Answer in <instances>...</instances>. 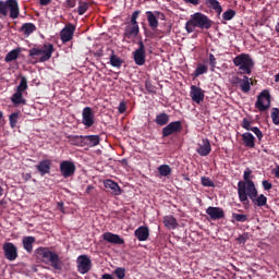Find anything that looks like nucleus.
I'll return each instance as SVG.
<instances>
[{
  "mask_svg": "<svg viewBox=\"0 0 279 279\" xmlns=\"http://www.w3.org/2000/svg\"><path fill=\"white\" fill-rule=\"evenodd\" d=\"M154 13L156 14L157 20H161V21L166 20V15L163 12L156 10V11H154Z\"/></svg>",
  "mask_w": 279,
  "mask_h": 279,
  "instance_id": "864d4df0",
  "label": "nucleus"
},
{
  "mask_svg": "<svg viewBox=\"0 0 279 279\" xmlns=\"http://www.w3.org/2000/svg\"><path fill=\"white\" fill-rule=\"evenodd\" d=\"M201 184L205 187H215V183L206 177L201 178Z\"/></svg>",
  "mask_w": 279,
  "mask_h": 279,
  "instance_id": "79ce46f5",
  "label": "nucleus"
},
{
  "mask_svg": "<svg viewBox=\"0 0 279 279\" xmlns=\"http://www.w3.org/2000/svg\"><path fill=\"white\" fill-rule=\"evenodd\" d=\"M205 213H207L208 217L211 220H220L226 217L223 209L219 207H208L207 210H205Z\"/></svg>",
  "mask_w": 279,
  "mask_h": 279,
  "instance_id": "a211bd4d",
  "label": "nucleus"
},
{
  "mask_svg": "<svg viewBox=\"0 0 279 279\" xmlns=\"http://www.w3.org/2000/svg\"><path fill=\"white\" fill-rule=\"evenodd\" d=\"M66 5H68L70 9L75 8V5H76V0H66Z\"/></svg>",
  "mask_w": 279,
  "mask_h": 279,
  "instance_id": "6e6d98bb",
  "label": "nucleus"
},
{
  "mask_svg": "<svg viewBox=\"0 0 279 279\" xmlns=\"http://www.w3.org/2000/svg\"><path fill=\"white\" fill-rule=\"evenodd\" d=\"M252 170H244V181L238 182V197L245 198L246 193L254 190L255 183L251 180Z\"/></svg>",
  "mask_w": 279,
  "mask_h": 279,
  "instance_id": "423d86ee",
  "label": "nucleus"
},
{
  "mask_svg": "<svg viewBox=\"0 0 279 279\" xmlns=\"http://www.w3.org/2000/svg\"><path fill=\"white\" fill-rule=\"evenodd\" d=\"M126 111V102H120L119 112L123 114Z\"/></svg>",
  "mask_w": 279,
  "mask_h": 279,
  "instance_id": "5fc2aeb1",
  "label": "nucleus"
},
{
  "mask_svg": "<svg viewBox=\"0 0 279 279\" xmlns=\"http://www.w3.org/2000/svg\"><path fill=\"white\" fill-rule=\"evenodd\" d=\"M102 239L108 243L116 244V245H123L125 243L120 235L113 234L111 232L104 233Z\"/></svg>",
  "mask_w": 279,
  "mask_h": 279,
  "instance_id": "6ab92c4d",
  "label": "nucleus"
},
{
  "mask_svg": "<svg viewBox=\"0 0 279 279\" xmlns=\"http://www.w3.org/2000/svg\"><path fill=\"white\" fill-rule=\"evenodd\" d=\"M233 65L238 68V74L251 75L254 69V61L250 53H240L233 59Z\"/></svg>",
  "mask_w": 279,
  "mask_h": 279,
  "instance_id": "f03ea898",
  "label": "nucleus"
},
{
  "mask_svg": "<svg viewBox=\"0 0 279 279\" xmlns=\"http://www.w3.org/2000/svg\"><path fill=\"white\" fill-rule=\"evenodd\" d=\"M275 31L276 33H279V17H278V22L275 25Z\"/></svg>",
  "mask_w": 279,
  "mask_h": 279,
  "instance_id": "338daca9",
  "label": "nucleus"
},
{
  "mask_svg": "<svg viewBox=\"0 0 279 279\" xmlns=\"http://www.w3.org/2000/svg\"><path fill=\"white\" fill-rule=\"evenodd\" d=\"M140 14H141V10H135L129 23L138 25L137 19L140 17Z\"/></svg>",
  "mask_w": 279,
  "mask_h": 279,
  "instance_id": "49530a36",
  "label": "nucleus"
},
{
  "mask_svg": "<svg viewBox=\"0 0 279 279\" xmlns=\"http://www.w3.org/2000/svg\"><path fill=\"white\" fill-rule=\"evenodd\" d=\"M54 51L53 44H44L43 46L33 47L29 49V57L36 58L39 57V62L45 63L51 59V56Z\"/></svg>",
  "mask_w": 279,
  "mask_h": 279,
  "instance_id": "20e7f679",
  "label": "nucleus"
},
{
  "mask_svg": "<svg viewBox=\"0 0 279 279\" xmlns=\"http://www.w3.org/2000/svg\"><path fill=\"white\" fill-rule=\"evenodd\" d=\"M138 35H140V25L126 22L124 34H123L124 39H133V38H136Z\"/></svg>",
  "mask_w": 279,
  "mask_h": 279,
  "instance_id": "4468645a",
  "label": "nucleus"
},
{
  "mask_svg": "<svg viewBox=\"0 0 279 279\" xmlns=\"http://www.w3.org/2000/svg\"><path fill=\"white\" fill-rule=\"evenodd\" d=\"M155 122L159 126H165L170 122V116L168 113H158V116H156Z\"/></svg>",
  "mask_w": 279,
  "mask_h": 279,
  "instance_id": "cd10ccee",
  "label": "nucleus"
},
{
  "mask_svg": "<svg viewBox=\"0 0 279 279\" xmlns=\"http://www.w3.org/2000/svg\"><path fill=\"white\" fill-rule=\"evenodd\" d=\"M255 141H256V138L254 137V135L252 133L242 134V142H244V146H246V148H254Z\"/></svg>",
  "mask_w": 279,
  "mask_h": 279,
  "instance_id": "393cba45",
  "label": "nucleus"
},
{
  "mask_svg": "<svg viewBox=\"0 0 279 279\" xmlns=\"http://www.w3.org/2000/svg\"><path fill=\"white\" fill-rule=\"evenodd\" d=\"M183 1L192 5H198L201 0H183Z\"/></svg>",
  "mask_w": 279,
  "mask_h": 279,
  "instance_id": "13d9d810",
  "label": "nucleus"
},
{
  "mask_svg": "<svg viewBox=\"0 0 279 279\" xmlns=\"http://www.w3.org/2000/svg\"><path fill=\"white\" fill-rule=\"evenodd\" d=\"M146 16L149 27L151 28L153 32H156L159 26V21L157 15L155 14V11H146Z\"/></svg>",
  "mask_w": 279,
  "mask_h": 279,
  "instance_id": "aec40b11",
  "label": "nucleus"
},
{
  "mask_svg": "<svg viewBox=\"0 0 279 279\" xmlns=\"http://www.w3.org/2000/svg\"><path fill=\"white\" fill-rule=\"evenodd\" d=\"M135 236L138 239V241L144 242L148 240L149 238V229L147 227H140L135 231Z\"/></svg>",
  "mask_w": 279,
  "mask_h": 279,
  "instance_id": "b1692460",
  "label": "nucleus"
},
{
  "mask_svg": "<svg viewBox=\"0 0 279 279\" xmlns=\"http://www.w3.org/2000/svg\"><path fill=\"white\" fill-rule=\"evenodd\" d=\"M110 64L113 68L120 69L123 64L122 59H120V57H118V54H116L112 50L111 57H110Z\"/></svg>",
  "mask_w": 279,
  "mask_h": 279,
  "instance_id": "72a5a7b5",
  "label": "nucleus"
},
{
  "mask_svg": "<svg viewBox=\"0 0 279 279\" xmlns=\"http://www.w3.org/2000/svg\"><path fill=\"white\" fill-rule=\"evenodd\" d=\"M145 88L149 94L155 95L157 93V87H155V85H153L151 81H146Z\"/></svg>",
  "mask_w": 279,
  "mask_h": 279,
  "instance_id": "37998d69",
  "label": "nucleus"
},
{
  "mask_svg": "<svg viewBox=\"0 0 279 279\" xmlns=\"http://www.w3.org/2000/svg\"><path fill=\"white\" fill-rule=\"evenodd\" d=\"M238 198H240V202L242 203V205H248L250 201H251V202H253V205L256 207H259V208L267 207L268 198L264 194L258 195V191L256 187L246 192L245 198H243V197H238ZM248 198H250V201H248Z\"/></svg>",
  "mask_w": 279,
  "mask_h": 279,
  "instance_id": "39448f33",
  "label": "nucleus"
},
{
  "mask_svg": "<svg viewBox=\"0 0 279 279\" xmlns=\"http://www.w3.org/2000/svg\"><path fill=\"white\" fill-rule=\"evenodd\" d=\"M36 242V239L34 236H25L22 241L23 247L26 252L32 253L33 252V244Z\"/></svg>",
  "mask_w": 279,
  "mask_h": 279,
  "instance_id": "7c9ffc66",
  "label": "nucleus"
},
{
  "mask_svg": "<svg viewBox=\"0 0 279 279\" xmlns=\"http://www.w3.org/2000/svg\"><path fill=\"white\" fill-rule=\"evenodd\" d=\"M205 4H207V8L216 11L218 16L221 15L223 9L218 0H205Z\"/></svg>",
  "mask_w": 279,
  "mask_h": 279,
  "instance_id": "a878e982",
  "label": "nucleus"
},
{
  "mask_svg": "<svg viewBox=\"0 0 279 279\" xmlns=\"http://www.w3.org/2000/svg\"><path fill=\"white\" fill-rule=\"evenodd\" d=\"M275 82L279 83V71H278V74H275Z\"/></svg>",
  "mask_w": 279,
  "mask_h": 279,
  "instance_id": "774afa93",
  "label": "nucleus"
},
{
  "mask_svg": "<svg viewBox=\"0 0 279 279\" xmlns=\"http://www.w3.org/2000/svg\"><path fill=\"white\" fill-rule=\"evenodd\" d=\"M82 123L87 128H92L95 124V113L92 107H85L82 113Z\"/></svg>",
  "mask_w": 279,
  "mask_h": 279,
  "instance_id": "f8f14e48",
  "label": "nucleus"
},
{
  "mask_svg": "<svg viewBox=\"0 0 279 279\" xmlns=\"http://www.w3.org/2000/svg\"><path fill=\"white\" fill-rule=\"evenodd\" d=\"M19 113H11L9 121L12 129H14L17 124Z\"/></svg>",
  "mask_w": 279,
  "mask_h": 279,
  "instance_id": "c03bdc74",
  "label": "nucleus"
},
{
  "mask_svg": "<svg viewBox=\"0 0 279 279\" xmlns=\"http://www.w3.org/2000/svg\"><path fill=\"white\" fill-rule=\"evenodd\" d=\"M272 173L275 178L279 179V166H276V168L272 170Z\"/></svg>",
  "mask_w": 279,
  "mask_h": 279,
  "instance_id": "bf43d9fd",
  "label": "nucleus"
},
{
  "mask_svg": "<svg viewBox=\"0 0 279 279\" xmlns=\"http://www.w3.org/2000/svg\"><path fill=\"white\" fill-rule=\"evenodd\" d=\"M37 257L41 258L45 264H50L56 270L62 269V262L59 255L51 252L48 247H38L36 250Z\"/></svg>",
  "mask_w": 279,
  "mask_h": 279,
  "instance_id": "7ed1b4c3",
  "label": "nucleus"
},
{
  "mask_svg": "<svg viewBox=\"0 0 279 279\" xmlns=\"http://www.w3.org/2000/svg\"><path fill=\"white\" fill-rule=\"evenodd\" d=\"M125 272H126L125 269L121 268V267H119L114 270V275L118 277V279H124Z\"/></svg>",
  "mask_w": 279,
  "mask_h": 279,
  "instance_id": "09e8293b",
  "label": "nucleus"
},
{
  "mask_svg": "<svg viewBox=\"0 0 279 279\" xmlns=\"http://www.w3.org/2000/svg\"><path fill=\"white\" fill-rule=\"evenodd\" d=\"M101 278H102V279H114V278L112 277V275H110V274H105V275H102Z\"/></svg>",
  "mask_w": 279,
  "mask_h": 279,
  "instance_id": "680f3d73",
  "label": "nucleus"
},
{
  "mask_svg": "<svg viewBox=\"0 0 279 279\" xmlns=\"http://www.w3.org/2000/svg\"><path fill=\"white\" fill-rule=\"evenodd\" d=\"M23 179H24L26 182L29 181V180L32 179L31 173L24 174V175H23Z\"/></svg>",
  "mask_w": 279,
  "mask_h": 279,
  "instance_id": "e2e57ef3",
  "label": "nucleus"
},
{
  "mask_svg": "<svg viewBox=\"0 0 279 279\" xmlns=\"http://www.w3.org/2000/svg\"><path fill=\"white\" fill-rule=\"evenodd\" d=\"M240 89H242V93L247 94L251 92V83L248 76H244L242 78V83H240Z\"/></svg>",
  "mask_w": 279,
  "mask_h": 279,
  "instance_id": "f704fd0d",
  "label": "nucleus"
},
{
  "mask_svg": "<svg viewBox=\"0 0 279 279\" xmlns=\"http://www.w3.org/2000/svg\"><path fill=\"white\" fill-rule=\"evenodd\" d=\"M252 122H248L247 118H244V120H242V128L246 131H252L251 126Z\"/></svg>",
  "mask_w": 279,
  "mask_h": 279,
  "instance_id": "8fccbe9b",
  "label": "nucleus"
},
{
  "mask_svg": "<svg viewBox=\"0 0 279 279\" xmlns=\"http://www.w3.org/2000/svg\"><path fill=\"white\" fill-rule=\"evenodd\" d=\"M8 11H10V17L16 20L20 15V8L17 0H0V14L8 16Z\"/></svg>",
  "mask_w": 279,
  "mask_h": 279,
  "instance_id": "0eeeda50",
  "label": "nucleus"
},
{
  "mask_svg": "<svg viewBox=\"0 0 279 279\" xmlns=\"http://www.w3.org/2000/svg\"><path fill=\"white\" fill-rule=\"evenodd\" d=\"M27 88H28L27 78H26V76H22V77H21V83H20V85L16 87V92H17V93H24Z\"/></svg>",
  "mask_w": 279,
  "mask_h": 279,
  "instance_id": "ea45409f",
  "label": "nucleus"
},
{
  "mask_svg": "<svg viewBox=\"0 0 279 279\" xmlns=\"http://www.w3.org/2000/svg\"><path fill=\"white\" fill-rule=\"evenodd\" d=\"M270 118L275 125H279V109L277 107H272Z\"/></svg>",
  "mask_w": 279,
  "mask_h": 279,
  "instance_id": "58836bf2",
  "label": "nucleus"
},
{
  "mask_svg": "<svg viewBox=\"0 0 279 279\" xmlns=\"http://www.w3.org/2000/svg\"><path fill=\"white\" fill-rule=\"evenodd\" d=\"M233 219L238 222H246L248 220L247 215L233 214Z\"/></svg>",
  "mask_w": 279,
  "mask_h": 279,
  "instance_id": "a18cd8bd",
  "label": "nucleus"
},
{
  "mask_svg": "<svg viewBox=\"0 0 279 279\" xmlns=\"http://www.w3.org/2000/svg\"><path fill=\"white\" fill-rule=\"evenodd\" d=\"M182 122L181 120H177L175 122H170L162 130V137H169L173 134H178L182 131Z\"/></svg>",
  "mask_w": 279,
  "mask_h": 279,
  "instance_id": "9b49d317",
  "label": "nucleus"
},
{
  "mask_svg": "<svg viewBox=\"0 0 279 279\" xmlns=\"http://www.w3.org/2000/svg\"><path fill=\"white\" fill-rule=\"evenodd\" d=\"M89 4L86 1H80L77 12L78 15H84L88 11Z\"/></svg>",
  "mask_w": 279,
  "mask_h": 279,
  "instance_id": "a19ab883",
  "label": "nucleus"
},
{
  "mask_svg": "<svg viewBox=\"0 0 279 279\" xmlns=\"http://www.w3.org/2000/svg\"><path fill=\"white\" fill-rule=\"evenodd\" d=\"M238 241L242 244L246 242V239L243 235H240V238H238Z\"/></svg>",
  "mask_w": 279,
  "mask_h": 279,
  "instance_id": "69168bd1",
  "label": "nucleus"
},
{
  "mask_svg": "<svg viewBox=\"0 0 279 279\" xmlns=\"http://www.w3.org/2000/svg\"><path fill=\"white\" fill-rule=\"evenodd\" d=\"M214 25V21L209 19L208 15L204 14L203 12H195L194 14L190 15V20L185 22V32L187 34L194 33L195 28L201 29H210Z\"/></svg>",
  "mask_w": 279,
  "mask_h": 279,
  "instance_id": "f257e3e1",
  "label": "nucleus"
},
{
  "mask_svg": "<svg viewBox=\"0 0 279 279\" xmlns=\"http://www.w3.org/2000/svg\"><path fill=\"white\" fill-rule=\"evenodd\" d=\"M21 32L25 35V36H29L32 35L34 32H36V26L34 23H24L23 26L21 27Z\"/></svg>",
  "mask_w": 279,
  "mask_h": 279,
  "instance_id": "473e14b6",
  "label": "nucleus"
},
{
  "mask_svg": "<svg viewBox=\"0 0 279 279\" xmlns=\"http://www.w3.org/2000/svg\"><path fill=\"white\" fill-rule=\"evenodd\" d=\"M133 58L138 66H143L146 63V48L143 40L138 41V48L133 51Z\"/></svg>",
  "mask_w": 279,
  "mask_h": 279,
  "instance_id": "1a4fd4ad",
  "label": "nucleus"
},
{
  "mask_svg": "<svg viewBox=\"0 0 279 279\" xmlns=\"http://www.w3.org/2000/svg\"><path fill=\"white\" fill-rule=\"evenodd\" d=\"M2 250L4 252V256L8 260H15L17 258V248L13 243H4L2 246Z\"/></svg>",
  "mask_w": 279,
  "mask_h": 279,
  "instance_id": "2eb2a0df",
  "label": "nucleus"
},
{
  "mask_svg": "<svg viewBox=\"0 0 279 279\" xmlns=\"http://www.w3.org/2000/svg\"><path fill=\"white\" fill-rule=\"evenodd\" d=\"M158 171L161 177H168L172 173V169L168 165L160 166Z\"/></svg>",
  "mask_w": 279,
  "mask_h": 279,
  "instance_id": "e433bc0d",
  "label": "nucleus"
},
{
  "mask_svg": "<svg viewBox=\"0 0 279 279\" xmlns=\"http://www.w3.org/2000/svg\"><path fill=\"white\" fill-rule=\"evenodd\" d=\"M262 186L265 191H270L272 189V184L269 183L268 181H263Z\"/></svg>",
  "mask_w": 279,
  "mask_h": 279,
  "instance_id": "603ef678",
  "label": "nucleus"
},
{
  "mask_svg": "<svg viewBox=\"0 0 279 279\" xmlns=\"http://www.w3.org/2000/svg\"><path fill=\"white\" fill-rule=\"evenodd\" d=\"M163 223L165 226L170 229V230H174L178 228L179 223L177 221V219L173 216H167L163 218Z\"/></svg>",
  "mask_w": 279,
  "mask_h": 279,
  "instance_id": "c756f323",
  "label": "nucleus"
},
{
  "mask_svg": "<svg viewBox=\"0 0 279 279\" xmlns=\"http://www.w3.org/2000/svg\"><path fill=\"white\" fill-rule=\"evenodd\" d=\"M243 78H239V76H235V85H240L242 84Z\"/></svg>",
  "mask_w": 279,
  "mask_h": 279,
  "instance_id": "0e129e2a",
  "label": "nucleus"
},
{
  "mask_svg": "<svg viewBox=\"0 0 279 279\" xmlns=\"http://www.w3.org/2000/svg\"><path fill=\"white\" fill-rule=\"evenodd\" d=\"M36 168L43 177L46 174H49L51 170V161L50 160L40 161L39 165L36 166Z\"/></svg>",
  "mask_w": 279,
  "mask_h": 279,
  "instance_id": "5701e85b",
  "label": "nucleus"
},
{
  "mask_svg": "<svg viewBox=\"0 0 279 279\" xmlns=\"http://www.w3.org/2000/svg\"><path fill=\"white\" fill-rule=\"evenodd\" d=\"M209 66H211V69L217 66V59L214 53H209Z\"/></svg>",
  "mask_w": 279,
  "mask_h": 279,
  "instance_id": "3c124183",
  "label": "nucleus"
},
{
  "mask_svg": "<svg viewBox=\"0 0 279 279\" xmlns=\"http://www.w3.org/2000/svg\"><path fill=\"white\" fill-rule=\"evenodd\" d=\"M21 51L22 49L20 47L12 49L7 53L4 61L7 63L15 61L19 58V54L21 53Z\"/></svg>",
  "mask_w": 279,
  "mask_h": 279,
  "instance_id": "c85d7f7f",
  "label": "nucleus"
},
{
  "mask_svg": "<svg viewBox=\"0 0 279 279\" xmlns=\"http://www.w3.org/2000/svg\"><path fill=\"white\" fill-rule=\"evenodd\" d=\"M196 153L203 157L208 156L211 153V145L209 140L207 138L203 140V145L196 148Z\"/></svg>",
  "mask_w": 279,
  "mask_h": 279,
  "instance_id": "412c9836",
  "label": "nucleus"
},
{
  "mask_svg": "<svg viewBox=\"0 0 279 279\" xmlns=\"http://www.w3.org/2000/svg\"><path fill=\"white\" fill-rule=\"evenodd\" d=\"M60 171L64 179L71 178L76 171V167L72 161H62L60 163Z\"/></svg>",
  "mask_w": 279,
  "mask_h": 279,
  "instance_id": "ddd939ff",
  "label": "nucleus"
},
{
  "mask_svg": "<svg viewBox=\"0 0 279 279\" xmlns=\"http://www.w3.org/2000/svg\"><path fill=\"white\" fill-rule=\"evenodd\" d=\"M270 99H271V96H270L269 89H263L260 92V94H258V96H257V100L255 102V108L259 112H265L266 110H268L270 108V104H271Z\"/></svg>",
  "mask_w": 279,
  "mask_h": 279,
  "instance_id": "6e6552de",
  "label": "nucleus"
},
{
  "mask_svg": "<svg viewBox=\"0 0 279 279\" xmlns=\"http://www.w3.org/2000/svg\"><path fill=\"white\" fill-rule=\"evenodd\" d=\"M190 97L192 98V101H194L196 104H201L204 101L205 94H204L202 87L192 85V87H190Z\"/></svg>",
  "mask_w": 279,
  "mask_h": 279,
  "instance_id": "f3484780",
  "label": "nucleus"
},
{
  "mask_svg": "<svg viewBox=\"0 0 279 279\" xmlns=\"http://www.w3.org/2000/svg\"><path fill=\"white\" fill-rule=\"evenodd\" d=\"M81 138H83L85 144L89 147H95L100 143V138L97 135L82 136Z\"/></svg>",
  "mask_w": 279,
  "mask_h": 279,
  "instance_id": "bb28decb",
  "label": "nucleus"
},
{
  "mask_svg": "<svg viewBox=\"0 0 279 279\" xmlns=\"http://www.w3.org/2000/svg\"><path fill=\"white\" fill-rule=\"evenodd\" d=\"M208 72L207 65H203L202 63H198V66L196 70H194V76L198 77L203 74H206Z\"/></svg>",
  "mask_w": 279,
  "mask_h": 279,
  "instance_id": "4c0bfd02",
  "label": "nucleus"
},
{
  "mask_svg": "<svg viewBox=\"0 0 279 279\" xmlns=\"http://www.w3.org/2000/svg\"><path fill=\"white\" fill-rule=\"evenodd\" d=\"M57 208L61 211V213H65L64 210V203L63 202H59L58 205H57Z\"/></svg>",
  "mask_w": 279,
  "mask_h": 279,
  "instance_id": "4d7b16f0",
  "label": "nucleus"
},
{
  "mask_svg": "<svg viewBox=\"0 0 279 279\" xmlns=\"http://www.w3.org/2000/svg\"><path fill=\"white\" fill-rule=\"evenodd\" d=\"M75 32V25L70 23L66 24L65 27L62 28L60 36L63 44H66L73 39V35Z\"/></svg>",
  "mask_w": 279,
  "mask_h": 279,
  "instance_id": "dca6fc26",
  "label": "nucleus"
},
{
  "mask_svg": "<svg viewBox=\"0 0 279 279\" xmlns=\"http://www.w3.org/2000/svg\"><path fill=\"white\" fill-rule=\"evenodd\" d=\"M39 1H40V5L46 7V5L50 4V2L52 0H39Z\"/></svg>",
  "mask_w": 279,
  "mask_h": 279,
  "instance_id": "052dcab7",
  "label": "nucleus"
},
{
  "mask_svg": "<svg viewBox=\"0 0 279 279\" xmlns=\"http://www.w3.org/2000/svg\"><path fill=\"white\" fill-rule=\"evenodd\" d=\"M236 15V11L233 9H228L222 13V20L225 21H232L233 17Z\"/></svg>",
  "mask_w": 279,
  "mask_h": 279,
  "instance_id": "c9c22d12",
  "label": "nucleus"
},
{
  "mask_svg": "<svg viewBox=\"0 0 279 279\" xmlns=\"http://www.w3.org/2000/svg\"><path fill=\"white\" fill-rule=\"evenodd\" d=\"M76 264H77V271L82 275L89 272L93 267L92 259L87 255L78 256Z\"/></svg>",
  "mask_w": 279,
  "mask_h": 279,
  "instance_id": "9d476101",
  "label": "nucleus"
},
{
  "mask_svg": "<svg viewBox=\"0 0 279 279\" xmlns=\"http://www.w3.org/2000/svg\"><path fill=\"white\" fill-rule=\"evenodd\" d=\"M11 101L13 102L14 106L26 105V100L25 98H23L22 92H15V94L11 96Z\"/></svg>",
  "mask_w": 279,
  "mask_h": 279,
  "instance_id": "2f4dec72",
  "label": "nucleus"
},
{
  "mask_svg": "<svg viewBox=\"0 0 279 279\" xmlns=\"http://www.w3.org/2000/svg\"><path fill=\"white\" fill-rule=\"evenodd\" d=\"M251 132H254V134H255V136L257 137V140H258L259 142H262L264 135H263L262 131L258 129V126H253V128L251 129Z\"/></svg>",
  "mask_w": 279,
  "mask_h": 279,
  "instance_id": "de8ad7c7",
  "label": "nucleus"
},
{
  "mask_svg": "<svg viewBox=\"0 0 279 279\" xmlns=\"http://www.w3.org/2000/svg\"><path fill=\"white\" fill-rule=\"evenodd\" d=\"M105 186L114 196H119L122 194L121 187L118 185V183L113 182L112 180L105 181Z\"/></svg>",
  "mask_w": 279,
  "mask_h": 279,
  "instance_id": "4be33fe9",
  "label": "nucleus"
}]
</instances>
